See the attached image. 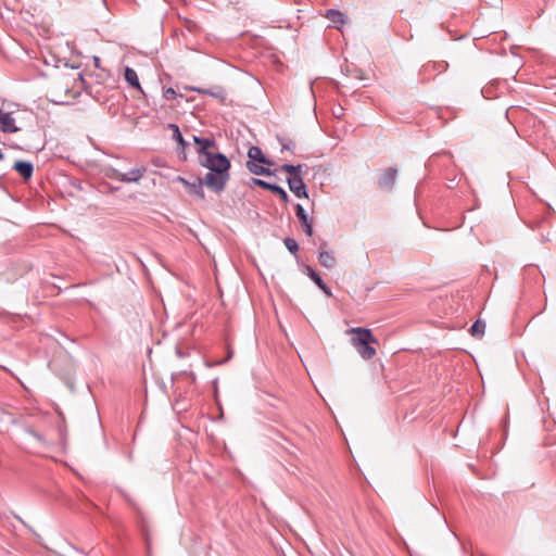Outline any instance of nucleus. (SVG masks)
Masks as SVG:
<instances>
[{
	"label": "nucleus",
	"mask_w": 556,
	"mask_h": 556,
	"mask_svg": "<svg viewBox=\"0 0 556 556\" xmlns=\"http://www.w3.org/2000/svg\"><path fill=\"white\" fill-rule=\"evenodd\" d=\"M84 79L75 70L58 73L48 85L47 94L56 104H68L81 92Z\"/></svg>",
	"instance_id": "f257e3e1"
},
{
	"label": "nucleus",
	"mask_w": 556,
	"mask_h": 556,
	"mask_svg": "<svg viewBox=\"0 0 556 556\" xmlns=\"http://www.w3.org/2000/svg\"><path fill=\"white\" fill-rule=\"evenodd\" d=\"M199 163L210 170L204 177L205 186L215 192L223 191L229 179V160L216 150L201 155Z\"/></svg>",
	"instance_id": "f03ea898"
},
{
	"label": "nucleus",
	"mask_w": 556,
	"mask_h": 556,
	"mask_svg": "<svg viewBox=\"0 0 556 556\" xmlns=\"http://www.w3.org/2000/svg\"><path fill=\"white\" fill-rule=\"evenodd\" d=\"M306 168L305 165H289L285 164L281 166V170L289 174L288 185L290 190L299 198H307L306 186L301 177L302 169Z\"/></svg>",
	"instance_id": "7ed1b4c3"
},
{
	"label": "nucleus",
	"mask_w": 556,
	"mask_h": 556,
	"mask_svg": "<svg viewBox=\"0 0 556 556\" xmlns=\"http://www.w3.org/2000/svg\"><path fill=\"white\" fill-rule=\"evenodd\" d=\"M346 333L351 336V344L355 348H370L372 344H379L370 329L351 328Z\"/></svg>",
	"instance_id": "20e7f679"
},
{
	"label": "nucleus",
	"mask_w": 556,
	"mask_h": 556,
	"mask_svg": "<svg viewBox=\"0 0 556 556\" xmlns=\"http://www.w3.org/2000/svg\"><path fill=\"white\" fill-rule=\"evenodd\" d=\"M143 174L144 168H132L127 173L114 169L111 178L122 182H137L142 178Z\"/></svg>",
	"instance_id": "39448f33"
},
{
	"label": "nucleus",
	"mask_w": 556,
	"mask_h": 556,
	"mask_svg": "<svg viewBox=\"0 0 556 556\" xmlns=\"http://www.w3.org/2000/svg\"><path fill=\"white\" fill-rule=\"evenodd\" d=\"M178 180L186 186L189 194L194 195L201 200L204 199V191H203V185H205L204 178L197 179L194 182H189L182 177H178Z\"/></svg>",
	"instance_id": "423d86ee"
},
{
	"label": "nucleus",
	"mask_w": 556,
	"mask_h": 556,
	"mask_svg": "<svg viewBox=\"0 0 556 556\" xmlns=\"http://www.w3.org/2000/svg\"><path fill=\"white\" fill-rule=\"evenodd\" d=\"M0 129L4 132H16L18 127L15 124V119L11 113L3 112L0 110Z\"/></svg>",
	"instance_id": "0eeeda50"
},
{
	"label": "nucleus",
	"mask_w": 556,
	"mask_h": 556,
	"mask_svg": "<svg viewBox=\"0 0 556 556\" xmlns=\"http://www.w3.org/2000/svg\"><path fill=\"white\" fill-rule=\"evenodd\" d=\"M193 141L198 144L199 159L206 152H213L218 150L213 139L200 138L194 136Z\"/></svg>",
	"instance_id": "6e6552de"
},
{
	"label": "nucleus",
	"mask_w": 556,
	"mask_h": 556,
	"mask_svg": "<svg viewBox=\"0 0 556 556\" xmlns=\"http://www.w3.org/2000/svg\"><path fill=\"white\" fill-rule=\"evenodd\" d=\"M253 184L258 186V187H262L264 189L269 190V192L277 193L283 202L288 201V194L286 193V191L281 187L268 184V182H266V181H264L262 179H257V178L253 179Z\"/></svg>",
	"instance_id": "1a4fd4ad"
},
{
	"label": "nucleus",
	"mask_w": 556,
	"mask_h": 556,
	"mask_svg": "<svg viewBox=\"0 0 556 556\" xmlns=\"http://www.w3.org/2000/svg\"><path fill=\"white\" fill-rule=\"evenodd\" d=\"M13 168L26 180L31 177L34 170L33 164L27 161H16Z\"/></svg>",
	"instance_id": "9d476101"
},
{
	"label": "nucleus",
	"mask_w": 556,
	"mask_h": 556,
	"mask_svg": "<svg viewBox=\"0 0 556 556\" xmlns=\"http://www.w3.org/2000/svg\"><path fill=\"white\" fill-rule=\"evenodd\" d=\"M248 157H249V161H252L254 163H260V164H264V165H271V162L269 160H267L262 150L258 148V147H251L248 151Z\"/></svg>",
	"instance_id": "9b49d317"
},
{
	"label": "nucleus",
	"mask_w": 556,
	"mask_h": 556,
	"mask_svg": "<svg viewBox=\"0 0 556 556\" xmlns=\"http://www.w3.org/2000/svg\"><path fill=\"white\" fill-rule=\"evenodd\" d=\"M295 210H296V216L300 219L302 226L304 227L306 235L311 237L313 235V227H312L311 222L308 220L305 210L300 204L296 205Z\"/></svg>",
	"instance_id": "f8f14e48"
},
{
	"label": "nucleus",
	"mask_w": 556,
	"mask_h": 556,
	"mask_svg": "<svg viewBox=\"0 0 556 556\" xmlns=\"http://www.w3.org/2000/svg\"><path fill=\"white\" fill-rule=\"evenodd\" d=\"M396 170L394 168H388L384 170L379 179V185L383 188H390L394 184Z\"/></svg>",
	"instance_id": "ddd939ff"
},
{
	"label": "nucleus",
	"mask_w": 556,
	"mask_h": 556,
	"mask_svg": "<svg viewBox=\"0 0 556 556\" xmlns=\"http://www.w3.org/2000/svg\"><path fill=\"white\" fill-rule=\"evenodd\" d=\"M318 260L319 263L326 268H332L336 265L334 254L330 251H320Z\"/></svg>",
	"instance_id": "4468645a"
},
{
	"label": "nucleus",
	"mask_w": 556,
	"mask_h": 556,
	"mask_svg": "<svg viewBox=\"0 0 556 556\" xmlns=\"http://www.w3.org/2000/svg\"><path fill=\"white\" fill-rule=\"evenodd\" d=\"M326 17L338 26L346 23L345 14L337 10H328L326 13Z\"/></svg>",
	"instance_id": "2eb2a0df"
},
{
	"label": "nucleus",
	"mask_w": 556,
	"mask_h": 556,
	"mask_svg": "<svg viewBox=\"0 0 556 556\" xmlns=\"http://www.w3.org/2000/svg\"><path fill=\"white\" fill-rule=\"evenodd\" d=\"M125 80L136 89H141L137 73L135 70L130 67H126L125 74H124Z\"/></svg>",
	"instance_id": "dca6fc26"
},
{
	"label": "nucleus",
	"mask_w": 556,
	"mask_h": 556,
	"mask_svg": "<svg viewBox=\"0 0 556 556\" xmlns=\"http://www.w3.org/2000/svg\"><path fill=\"white\" fill-rule=\"evenodd\" d=\"M248 169L254 175H269L270 172L264 164L254 163L252 161L247 162Z\"/></svg>",
	"instance_id": "f3484780"
},
{
	"label": "nucleus",
	"mask_w": 556,
	"mask_h": 556,
	"mask_svg": "<svg viewBox=\"0 0 556 556\" xmlns=\"http://www.w3.org/2000/svg\"><path fill=\"white\" fill-rule=\"evenodd\" d=\"M308 270V275L309 277L314 280V282L323 290L325 291L327 294H330V291L329 289L327 288V286L324 283V281L321 280L320 276L314 271L312 268H307Z\"/></svg>",
	"instance_id": "a211bd4d"
},
{
	"label": "nucleus",
	"mask_w": 556,
	"mask_h": 556,
	"mask_svg": "<svg viewBox=\"0 0 556 556\" xmlns=\"http://www.w3.org/2000/svg\"><path fill=\"white\" fill-rule=\"evenodd\" d=\"M485 331V323L480 319L477 320L470 328V332L473 337H482Z\"/></svg>",
	"instance_id": "6ab92c4d"
},
{
	"label": "nucleus",
	"mask_w": 556,
	"mask_h": 556,
	"mask_svg": "<svg viewBox=\"0 0 556 556\" xmlns=\"http://www.w3.org/2000/svg\"><path fill=\"white\" fill-rule=\"evenodd\" d=\"M231 357H232V351L228 350L226 357H224L223 359H210V358H206L205 359V365L207 367L219 366V365H223L226 362H228Z\"/></svg>",
	"instance_id": "aec40b11"
},
{
	"label": "nucleus",
	"mask_w": 556,
	"mask_h": 556,
	"mask_svg": "<svg viewBox=\"0 0 556 556\" xmlns=\"http://www.w3.org/2000/svg\"><path fill=\"white\" fill-rule=\"evenodd\" d=\"M169 128L173 129V136L174 138L178 141V143L181 146V147H185L186 146V142L179 131V128L177 125L175 124H170L169 125Z\"/></svg>",
	"instance_id": "412c9836"
},
{
	"label": "nucleus",
	"mask_w": 556,
	"mask_h": 556,
	"mask_svg": "<svg viewBox=\"0 0 556 556\" xmlns=\"http://www.w3.org/2000/svg\"><path fill=\"white\" fill-rule=\"evenodd\" d=\"M285 245L291 253H295L299 250V245L294 239L287 238L285 240Z\"/></svg>",
	"instance_id": "4be33fe9"
},
{
	"label": "nucleus",
	"mask_w": 556,
	"mask_h": 556,
	"mask_svg": "<svg viewBox=\"0 0 556 556\" xmlns=\"http://www.w3.org/2000/svg\"><path fill=\"white\" fill-rule=\"evenodd\" d=\"M377 350H359L363 359L368 361L376 355Z\"/></svg>",
	"instance_id": "5701e85b"
},
{
	"label": "nucleus",
	"mask_w": 556,
	"mask_h": 556,
	"mask_svg": "<svg viewBox=\"0 0 556 556\" xmlns=\"http://www.w3.org/2000/svg\"><path fill=\"white\" fill-rule=\"evenodd\" d=\"M175 94H176V92H175V90L173 88H168L164 92V97L166 99H172L173 97H175Z\"/></svg>",
	"instance_id": "b1692460"
},
{
	"label": "nucleus",
	"mask_w": 556,
	"mask_h": 556,
	"mask_svg": "<svg viewBox=\"0 0 556 556\" xmlns=\"http://www.w3.org/2000/svg\"><path fill=\"white\" fill-rule=\"evenodd\" d=\"M176 353H177V355H178L179 357H184V356H186V353H184V352H182V350H180V349H177V350H176Z\"/></svg>",
	"instance_id": "393cba45"
},
{
	"label": "nucleus",
	"mask_w": 556,
	"mask_h": 556,
	"mask_svg": "<svg viewBox=\"0 0 556 556\" xmlns=\"http://www.w3.org/2000/svg\"><path fill=\"white\" fill-rule=\"evenodd\" d=\"M282 148L286 149V150H290L291 149L290 146H287V144H283Z\"/></svg>",
	"instance_id": "a878e982"
}]
</instances>
